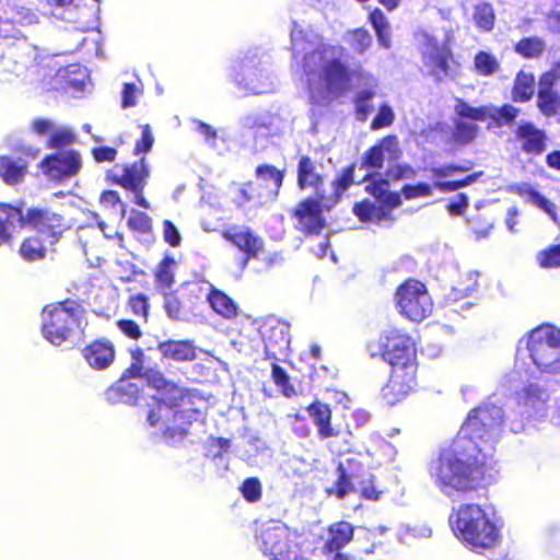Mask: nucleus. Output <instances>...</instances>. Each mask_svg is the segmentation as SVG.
I'll return each mask as SVG.
<instances>
[{
  "instance_id": "nucleus-1",
  "label": "nucleus",
  "mask_w": 560,
  "mask_h": 560,
  "mask_svg": "<svg viewBox=\"0 0 560 560\" xmlns=\"http://www.w3.org/2000/svg\"><path fill=\"white\" fill-rule=\"evenodd\" d=\"M131 364L119 381L105 392L106 400L112 404L136 405L139 401L140 386L137 382H130V377L145 378L148 384L156 389L153 396L154 406L148 415L151 427L158 428L164 439L170 443H176L184 439L188 430L185 412L179 410L184 400V390L165 380L163 374L150 368L147 357L141 349L131 351Z\"/></svg>"
},
{
  "instance_id": "nucleus-2",
  "label": "nucleus",
  "mask_w": 560,
  "mask_h": 560,
  "mask_svg": "<svg viewBox=\"0 0 560 560\" xmlns=\"http://www.w3.org/2000/svg\"><path fill=\"white\" fill-rule=\"evenodd\" d=\"M293 58L303 55V69L313 95L316 91L338 95L350 81L341 46L322 44L317 34L294 23L291 30Z\"/></svg>"
},
{
  "instance_id": "nucleus-3",
  "label": "nucleus",
  "mask_w": 560,
  "mask_h": 560,
  "mask_svg": "<svg viewBox=\"0 0 560 560\" xmlns=\"http://www.w3.org/2000/svg\"><path fill=\"white\" fill-rule=\"evenodd\" d=\"M491 462L454 440L450 448L442 451L428 465L432 483L448 498L470 492L481 486Z\"/></svg>"
},
{
  "instance_id": "nucleus-4",
  "label": "nucleus",
  "mask_w": 560,
  "mask_h": 560,
  "mask_svg": "<svg viewBox=\"0 0 560 560\" xmlns=\"http://www.w3.org/2000/svg\"><path fill=\"white\" fill-rule=\"evenodd\" d=\"M353 166L343 170L342 174L334 180L332 191L325 195L322 190L323 177L317 165L308 156H302L298 165V183L300 188H312L316 198H307L295 210L299 228L308 234H318L324 228L323 210H330L340 199L341 195L353 182Z\"/></svg>"
},
{
  "instance_id": "nucleus-5",
  "label": "nucleus",
  "mask_w": 560,
  "mask_h": 560,
  "mask_svg": "<svg viewBox=\"0 0 560 560\" xmlns=\"http://www.w3.org/2000/svg\"><path fill=\"white\" fill-rule=\"evenodd\" d=\"M448 522L456 538L474 551L493 549L501 541V528L494 515L479 504H460L453 510Z\"/></svg>"
},
{
  "instance_id": "nucleus-6",
  "label": "nucleus",
  "mask_w": 560,
  "mask_h": 560,
  "mask_svg": "<svg viewBox=\"0 0 560 560\" xmlns=\"http://www.w3.org/2000/svg\"><path fill=\"white\" fill-rule=\"evenodd\" d=\"M503 419L504 413L500 406L482 404L468 413L455 440H460L463 445L491 462L494 444L502 432Z\"/></svg>"
},
{
  "instance_id": "nucleus-7",
  "label": "nucleus",
  "mask_w": 560,
  "mask_h": 560,
  "mask_svg": "<svg viewBox=\"0 0 560 560\" xmlns=\"http://www.w3.org/2000/svg\"><path fill=\"white\" fill-rule=\"evenodd\" d=\"M32 226L46 234L50 243H56L66 229L60 214L47 210L30 209L26 214L22 209L9 203H0V246L10 245L24 228Z\"/></svg>"
},
{
  "instance_id": "nucleus-8",
  "label": "nucleus",
  "mask_w": 560,
  "mask_h": 560,
  "mask_svg": "<svg viewBox=\"0 0 560 560\" xmlns=\"http://www.w3.org/2000/svg\"><path fill=\"white\" fill-rule=\"evenodd\" d=\"M517 360L528 357L533 369L529 373L560 374V330L551 325H541L520 340Z\"/></svg>"
},
{
  "instance_id": "nucleus-9",
  "label": "nucleus",
  "mask_w": 560,
  "mask_h": 560,
  "mask_svg": "<svg viewBox=\"0 0 560 560\" xmlns=\"http://www.w3.org/2000/svg\"><path fill=\"white\" fill-rule=\"evenodd\" d=\"M85 325V311L75 301L49 304L42 313L43 336L54 346L81 340Z\"/></svg>"
},
{
  "instance_id": "nucleus-10",
  "label": "nucleus",
  "mask_w": 560,
  "mask_h": 560,
  "mask_svg": "<svg viewBox=\"0 0 560 560\" xmlns=\"http://www.w3.org/2000/svg\"><path fill=\"white\" fill-rule=\"evenodd\" d=\"M364 182L366 183L365 190L375 200L357 203L353 208L355 215L366 223L382 224L392 221L390 212L400 205V196L388 191V180L384 179L381 174H368Z\"/></svg>"
},
{
  "instance_id": "nucleus-11",
  "label": "nucleus",
  "mask_w": 560,
  "mask_h": 560,
  "mask_svg": "<svg viewBox=\"0 0 560 560\" xmlns=\"http://www.w3.org/2000/svg\"><path fill=\"white\" fill-rule=\"evenodd\" d=\"M231 78L245 94H261L272 91L275 86L268 60L257 54L246 55L234 63Z\"/></svg>"
},
{
  "instance_id": "nucleus-12",
  "label": "nucleus",
  "mask_w": 560,
  "mask_h": 560,
  "mask_svg": "<svg viewBox=\"0 0 560 560\" xmlns=\"http://www.w3.org/2000/svg\"><path fill=\"white\" fill-rule=\"evenodd\" d=\"M396 306L401 315L412 322H421L432 313L433 303L423 283L407 280L395 294Z\"/></svg>"
},
{
  "instance_id": "nucleus-13",
  "label": "nucleus",
  "mask_w": 560,
  "mask_h": 560,
  "mask_svg": "<svg viewBox=\"0 0 560 560\" xmlns=\"http://www.w3.org/2000/svg\"><path fill=\"white\" fill-rule=\"evenodd\" d=\"M289 527L281 521H269L259 534L260 549L271 560H292L298 555Z\"/></svg>"
},
{
  "instance_id": "nucleus-14",
  "label": "nucleus",
  "mask_w": 560,
  "mask_h": 560,
  "mask_svg": "<svg viewBox=\"0 0 560 560\" xmlns=\"http://www.w3.org/2000/svg\"><path fill=\"white\" fill-rule=\"evenodd\" d=\"M361 468L362 465L354 457H348L340 462L339 478L329 493L336 494L338 499H345L350 493L360 491L365 499L378 500L382 491L376 490L373 480L371 478L359 480Z\"/></svg>"
},
{
  "instance_id": "nucleus-15",
  "label": "nucleus",
  "mask_w": 560,
  "mask_h": 560,
  "mask_svg": "<svg viewBox=\"0 0 560 560\" xmlns=\"http://www.w3.org/2000/svg\"><path fill=\"white\" fill-rule=\"evenodd\" d=\"M382 358L392 369L407 370L416 365V350L412 340L398 329H388L381 337Z\"/></svg>"
},
{
  "instance_id": "nucleus-16",
  "label": "nucleus",
  "mask_w": 560,
  "mask_h": 560,
  "mask_svg": "<svg viewBox=\"0 0 560 560\" xmlns=\"http://www.w3.org/2000/svg\"><path fill=\"white\" fill-rule=\"evenodd\" d=\"M420 43L423 67L428 73L438 81L453 77L447 46L428 33L421 34Z\"/></svg>"
},
{
  "instance_id": "nucleus-17",
  "label": "nucleus",
  "mask_w": 560,
  "mask_h": 560,
  "mask_svg": "<svg viewBox=\"0 0 560 560\" xmlns=\"http://www.w3.org/2000/svg\"><path fill=\"white\" fill-rule=\"evenodd\" d=\"M537 107L547 117L560 110V60L539 77Z\"/></svg>"
},
{
  "instance_id": "nucleus-18",
  "label": "nucleus",
  "mask_w": 560,
  "mask_h": 560,
  "mask_svg": "<svg viewBox=\"0 0 560 560\" xmlns=\"http://www.w3.org/2000/svg\"><path fill=\"white\" fill-rule=\"evenodd\" d=\"M82 167L80 154L74 150L59 151L47 156L40 168L50 179L63 182L75 176Z\"/></svg>"
},
{
  "instance_id": "nucleus-19",
  "label": "nucleus",
  "mask_w": 560,
  "mask_h": 560,
  "mask_svg": "<svg viewBox=\"0 0 560 560\" xmlns=\"http://www.w3.org/2000/svg\"><path fill=\"white\" fill-rule=\"evenodd\" d=\"M149 174L145 159L142 158L138 163L125 166L117 178V183L133 195L135 203L144 209L150 208V203L143 197Z\"/></svg>"
},
{
  "instance_id": "nucleus-20",
  "label": "nucleus",
  "mask_w": 560,
  "mask_h": 560,
  "mask_svg": "<svg viewBox=\"0 0 560 560\" xmlns=\"http://www.w3.org/2000/svg\"><path fill=\"white\" fill-rule=\"evenodd\" d=\"M257 179L261 182L266 187V194H258L255 196V187L253 183H247L240 188L241 199H238V203L243 205L244 202L254 200L256 198L273 200L279 191V188L282 185L283 175L280 171H278L275 166L270 165H261L256 170Z\"/></svg>"
},
{
  "instance_id": "nucleus-21",
  "label": "nucleus",
  "mask_w": 560,
  "mask_h": 560,
  "mask_svg": "<svg viewBox=\"0 0 560 560\" xmlns=\"http://www.w3.org/2000/svg\"><path fill=\"white\" fill-rule=\"evenodd\" d=\"M416 365H409L407 370L395 368L388 383L383 387L382 395L386 404L393 406L400 401L416 385Z\"/></svg>"
},
{
  "instance_id": "nucleus-22",
  "label": "nucleus",
  "mask_w": 560,
  "mask_h": 560,
  "mask_svg": "<svg viewBox=\"0 0 560 560\" xmlns=\"http://www.w3.org/2000/svg\"><path fill=\"white\" fill-rule=\"evenodd\" d=\"M548 398L547 390L537 384H528L516 396L522 416L527 420L546 416Z\"/></svg>"
},
{
  "instance_id": "nucleus-23",
  "label": "nucleus",
  "mask_w": 560,
  "mask_h": 560,
  "mask_svg": "<svg viewBox=\"0 0 560 560\" xmlns=\"http://www.w3.org/2000/svg\"><path fill=\"white\" fill-rule=\"evenodd\" d=\"M401 150L396 136H386L378 143L368 150L363 156L362 166L366 170H380L384 162H396L400 159Z\"/></svg>"
},
{
  "instance_id": "nucleus-24",
  "label": "nucleus",
  "mask_w": 560,
  "mask_h": 560,
  "mask_svg": "<svg viewBox=\"0 0 560 560\" xmlns=\"http://www.w3.org/2000/svg\"><path fill=\"white\" fill-rule=\"evenodd\" d=\"M223 237L246 254L243 268L250 258H259L264 254V242L246 226H232L223 232Z\"/></svg>"
},
{
  "instance_id": "nucleus-25",
  "label": "nucleus",
  "mask_w": 560,
  "mask_h": 560,
  "mask_svg": "<svg viewBox=\"0 0 560 560\" xmlns=\"http://www.w3.org/2000/svg\"><path fill=\"white\" fill-rule=\"evenodd\" d=\"M467 168L454 164H446L438 167H431L429 170L431 178H434L433 187L441 192H450L458 190L459 188L474 184L481 175L482 172L474 173L466 176L462 180H440V178H446L453 176L455 173L465 172Z\"/></svg>"
},
{
  "instance_id": "nucleus-26",
  "label": "nucleus",
  "mask_w": 560,
  "mask_h": 560,
  "mask_svg": "<svg viewBox=\"0 0 560 560\" xmlns=\"http://www.w3.org/2000/svg\"><path fill=\"white\" fill-rule=\"evenodd\" d=\"M89 80L86 68L72 63L57 70L54 77V89H62L72 94L82 93Z\"/></svg>"
},
{
  "instance_id": "nucleus-27",
  "label": "nucleus",
  "mask_w": 560,
  "mask_h": 560,
  "mask_svg": "<svg viewBox=\"0 0 560 560\" xmlns=\"http://www.w3.org/2000/svg\"><path fill=\"white\" fill-rule=\"evenodd\" d=\"M77 1L78 0H47L43 13L57 20L79 24V27L84 31L88 28L85 25H82L84 13L80 11Z\"/></svg>"
},
{
  "instance_id": "nucleus-28",
  "label": "nucleus",
  "mask_w": 560,
  "mask_h": 560,
  "mask_svg": "<svg viewBox=\"0 0 560 560\" xmlns=\"http://www.w3.org/2000/svg\"><path fill=\"white\" fill-rule=\"evenodd\" d=\"M516 139L521 148L528 154H540L545 151L546 136L544 131L536 128L532 122H525L518 126Z\"/></svg>"
},
{
  "instance_id": "nucleus-29",
  "label": "nucleus",
  "mask_w": 560,
  "mask_h": 560,
  "mask_svg": "<svg viewBox=\"0 0 560 560\" xmlns=\"http://www.w3.org/2000/svg\"><path fill=\"white\" fill-rule=\"evenodd\" d=\"M242 127L253 130L255 135L267 136L277 133L281 120L270 113L248 114L241 119Z\"/></svg>"
},
{
  "instance_id": "nucleus-30",
  "label": "nucleus",
  "mask_w": 560,
  "mask_h": 560,
  "mask_svg": "<svg viewBox=\"0 0 560 560\" xmlns=\"http://www.w3.org/2000/svg\"><path fill=\"white\" fill-rule=\"evenodd\" d=\"M82 352L88 364L95 370L108 368L115 358L113 345L105 341H95L85 347Z\"/></svg>"
},
{
  "instance_id": "nucleus-31",
  "label": "nucleus",
  "mask_w": 560,
  "mask_h": 560,
  "mask_svg": "<svg viewBox=\"0 0 560 560\" xmlns=\"http://www.w3.org/2000/svg\"><path fill=\"white\" fill-rule=\"evenodd\" d=\"M158 350L162 358L177 362L196 359V347L190 340H167L159 342Z\"/></svg>"
},
{
  "instance_id": "nucleus-32",
  "label": "nucleus",
  "mask_w": 560,
  "mask_h": 560,
  "mask_svg": "<svg viewBox=\"0 0 560 560\" xmlns=\"http://www.w3.org/2000/svg\"><path fill=\"white\" fill-rule=\"evenodd\" d=\"M307 411L314 424L317 427L318 435L322 439L338 435V429L334 428L330 423L331 410L328 405L316 401L307 407Z\"/></svg>"
},
{
  "instance_id": "nucleus-33",
  "label": "nucleus",
  "mask_w": 560,
  "mask_h": 560,
  "mask_svg": "<svg viewBox=\"0 0 560 560\" xmlns=\"http://www.w3.org/2000/svg\"><path fill=\"white\" fill-rule=\"evenodd\" d=\"M353 537V527L350 523L340 522L330 526L329 539L326 542L327 553H334L343 548Z\"/></svg>"
},
{
  "instance_id": "nucleus-34",
  "label": "nucleus",
  "mask_w": 560,
  "mask_h": 560,
  "mask_svg": "<svg viewBox=\"0 0 560 560\" xmlns=\"http://www.w3.org/2000/svg\"><path fill=\"white\" fill-rule=\"evenodd\" d=\"M0 22L5 24L32 25L38 22V16L31 9L14 4L1 9Z\"/></svg>"
},
{
  "instance_id": "nucleus-35",
  "label": "nucleus",
  "mask_w": 560,
  "mask_h": 560,
  "mask_svg": "<svg viewBox=\"0 0 560 560\" xmlns=\"http://www.w3.org/2000/svg\"><path fill=\"white\" fill-rule=\"evenodd\" d=\"M478 277L479 273L475 270L467 269L460 271L459 279L452 287V290L448 294V299L452 301H457L466 296H469L477 289Z\"/></svg>"
},
{
  "instance_id": "nucleus-36",
  "label": "nucleus",
  "mask_w": 560,
  "mask_h": 560,
  "mask_svg": "<svg viewBox=\"0 0 560 560\" xmlns=\"http://www.w3.org/2000/svg\"><path fill=\"white\" fill-rule=\"evenodd\" d=\"M42 238L36 236L26 238L21 247L20 255L23 259L27 261H34L38 259H43L46 253V245H54L55 243H50L47 240V233L44 234L36 230Z\"/></svg>"
},
{
  "instance_id": "nucleus-37",
  "label": "nucleus",
  "mask_w": 560,
  "mask_h": 560,
  "mask_svg": "<svg viewBox=\"0 0 560 560\" xmlns=\"http://www.w3.org/2000/svg\"><path fill=\"white\" fill-rule=\"evenodd\" d=\"M526 202H529L546 212L555 222H557L556 206L540 195L537 190L533 189L529 185L523 184L515 188Z\"/></svg>"
},
{
  "instance_id": "nucleus-38",
  "label": "nucleus",
  "mask_w": 560,
  "mask_h": 560,
  "mask_svg": "<svg viewBox=\"0 0 560 560\" xmlns=\"http://www.w3.org/2000/svg\"><path fill=\"white\" fill-rule=\"evenodd\" d=\"M26 164L22 161H13L7 156H0V177L8 185H16L24 178Z\"/></svg>"
},
{
  "instance_id": "nucleus-39",
  "label": "nucleus",
  "mask_w": 560,
  "mask_h": 560,
  "mask_svg": "<svg viewBox=\"0 0 560 560\" xmlns=\"http://www.w3.org/2000/svg\"><path fill=\"white\" fill-rule=\"evenodd\" d=\"M535 92V78L533 73L520 71L514 80L512 97L515 102L529 101Z\"/></svg>"
},
{
  "instance_id": "nucleus-40",
  "label": "nucleus",
  "mask_w": 560,
  "mask_h": 560,
  "mask_svg": "<svg viewBox=\"0 0 560 560\" xmlns=\"http://www.w3.org/2000/svg\"><path fill=\"white\" fill-rule=\"evenodd\" d=\"M370 22L376 33L380 46L389 49L392 47L390 27L384 13L380 9H375L370 14Z\"/></svg>"
},
{
  "instance_id": "nucleus-41",
  "label": "nucleus",
  "mask_w": 560,
  "mask_h": 560,
  "mask_svg": "<svg viewBox=\"0 0 560 560\" xmlns=\"http://www.w3.org/2000/svg\"><path fill=\"white\" fill-rule=\"evenodd\" d=\"M208 303L217 314L225 318H233L237 314L235 303L226 294L214 288L209 296Z\"/></svg>"
},
{
  "instance_id": "nucleus-42",
  "label": "nucleus",
  "mask_w": 560,
  "mask_h": 560,
  "mask_svg": "<svg viewBox=\"0 0 560 560\" xmlns=\"http://www.w3.org/2000/svg\"><path fill=\"white\" fill-rule=\"evenodd\" d=\"M546 50V43L539 37H526L515 45V51L526 59L540 58Z\"/></svg>"
},
{
  "instance_id": "nucleus-43",
  "label": "nucleus",
  "mask_w": 560,
  "mask_h": 560,
  "mask_svg": "<svg viewBox=\"0 0 560 560\" xmlns=\"http://www.w3.org/2000/svg\"><path fill=\"white\" fill-rule=\"evenodd\" d=\"M518 109L510 104L501 107L487 105V119H491L498 127L510 125L518 115Z\"/></svg>"
},
{
  "instance_id": "nucleus-44",
  "label": "nucleus",
  "mask_w": 560,
  "mask_h": 560,
  "mask_svg": "<svg viewBox=\"0 0 560 560\" xmlns=\"http://www.w3.org/2000/svg\"><path fill=\"white\" fill-rule=\"evenodd\" d=\"M476 71L485 77L497 73L500 69V62L495 56L487 51H479L474 59Z\"/></svg>"
},
{
  "instance_id": "nucleus-45",
  "label": "nucleus",
  "mask_w": 560,
  "mask_h": 560,
  "mask_svg": "<svg viewBox=\"0 0 560 560\" xmlns=\"http://www.w3.org/2000/svg\"><path fill=\"white\" fill-rule=\"evenodd\" d=\"M495 15L489 3H479L475 8L474 21L478 28L489 32L493 28Z\"/></svg>"
},
{
  "instance_id": "nucleus-46",
  "label": "nucleus",
  "mask_w": 560,
  "mask_h": 560,
  "mask_svg": "<svg viewBox=\"0 0 560 560\" xmlns=\"http://www.w3.org/2000/svg\"><path fill=\"white\" fill-rule=\"evenodd\" d=\"M346 40L354 51L363 54L370 48L372 44V36L366 30L358 28L348 32L346 34Z\"/></svg>"
},
{
  "instance_id": "nucleus-47",
  "label": "nucleus",
  "mask_w": 560,
  "mask_h": 560,
  "mask_svg": "<svg viewBox=\"0 0 560 560\" xmlns=\"http://www.w3.org/2000/svg\"><path fill=\"white\" fill-rule=\"evenodd\" d=\"M175 265V260L166 257L159 265V268L155 272V280L159 289L167 290L174 283V275L172 271V267Z\"/></svg>"
},
{
  "instance_id": "nucleus-48",
  "label": "nucleus",
  "mask_w": 560,
  "mask_h": 560,
  "mask_svg": "<svg viewBox=\"0 0 560 560\" xmlns=\"http://www.w3.org/2000/svg\"><path fill=\"white\" fill-rule=\"evenodd\" d=\"M375 93L370 90H363L358 93L355 98V112L357 118L361 121H365L369 115L374 110L372 100Z\"/></svg>"
},
{
  "instance_id": "nucleus-49",
  "label": "nucleus",
  "mask_w": 560,
  "mask_h": 560,
  "mask_svg": "<svg viewBox=\"0 0 560 560\" xmlns=\"http://www.w3.org/2000/svg\"><path fill=\"white\" fill-rule=\"evenodd\" d=\"M455 113L464 118L485 121L487 119V106L472 107L463 100H456Z\"/></svg>"
},
{
  "instance_id": "nucleus-50",
  "label": "nucleus",
  "mask_w": 560,
  "mask_h": 560,
  "mask_svg": "<svg viewBox=\"0 0 560 560\" xmlns=\"http://www.w3.org/2000/svg\"><path fill=\"white\" fill-rule=\"evenodd\" d=\"M479 127L474 122L457 121L453 137L459 144L470 143L476 137Z\"/></svg>"
},
{
  "instance_id": "nucleus-51",
  "label": "nucleus",
  "mask_w": 560,
  "mask_h": 560,
  "mask_svg": "<svg viewBox=\"0 0 560 560\" xmlns=\"http://www.w3.org/2000/svg\"><path fill=\"white\" fill-rule=\"evenodd\" d=\"M75 141V135L70 128L59 127L54 128L50 138L48 140V145L50 148L57 149L63 145L71 144Z\"/></svg>"
},
{
  "instance_id": "nucleus-52",
  "label": "nucleus",
  "mask_w": 560,
  "mask_h": 560,
  "mask_svg": "<svg viewBox=\"0 0 560 560\" xmlns=\"http://www.w3.org/2000/svg\"><path fill=\"white\" fill-rule=\"evenodd\" d=\"M186 290L191 303H196L202 299H206L208 301L213 290V287L211 283L207 281H196L187 283Z\"/></svg>"
},
{
  "instance_id": "nucleus-53",
  "label": "nucleus",
  "mask_w": 560,
  "mask_h": 560,
  "mask_svg": "<svg viewBox=\"0 0 560 560\" xmlns=\"http://www.w3.org/2000/svg\"><path fill=\"white\" fill-rule=\"evenodd\" d=\"M241 492L248 502H257L261 499L262 487L258 478L250 477L243 481Z\"/></svg>"
},
{
  "instance_id": "nucleus-54",
  "label": "nucleus",
  "mask_w": 560,
  "mask_h": 560,
  "mask_svg": "<svg viewBox=\"0 0 560 560\" xmlns=\"http://www.w3.org/2000/svg\"><path fill=\"white\" fill-rule=\"evenodd\" d=\"M128 226L133 231L145 234L152 229V220L144 212L131 210Z\"/></svg>"
},
{
  "instance_id": "nucleus-55",
  "label": "nucleus",
  "mask_w": 560,
  "mask_h": 560,
  "mask_svg": "<svg viewBox=\"0 0 560 560\" xmlns=\"http://www.w3.org/2000/svg\"><path fill=\"white\" fill-rule=\"evenodd\" d=\"M541 268H557L560 266V244L542 250L537 256Z\"/></svg>"
},
{
  "instance_id": "nucleus-56",
  "label": "nucleus",
  "mask_w": 560,
  "mask_h": 560,
  "mask_svg": "<svg viewBox=\"0 0 560 560\" xmlns=\"http://www.w3.org/2000/svg\"><path fill=\"white\" fill-rule=\"evenodd\" d=\"M395 114L393 108L388 104H383L371 124V129L377 130L381 128L388 127L393 124Z\"/></svg>"
},
{
  "instance_id": "nucleus-57",
  "label": "nucleus",
  "mask_w": 560,
  "mask_h": 560,
  "mask_svg": "<svg viewBox=\"0 0 560 560\" xmlns=\"http://www.w3.org/2000/svg\"><path fill=\"white\" fill-rule=\"evenodd\" d=\"M141 94L142 90L139 85L136 83H125L121 91L122 108L135 107Z\"/></svg>"
},
{
  "instance_id": "nucleus-58",
  "label": "nucleus",
  "mask_w": 560,
  "mask_h": 560,
  "mask_svg": "<svg viewBox=\"0 0 560 560\" xmlns=\"http://www.w3.org/2000/svg\"><path fill=\"white\" fill-rule=\"evenodd\" d=\"M467 222L469 224V228L475 233L477 240L487 237L493 226L492 221L481 220L480 217L468 218Z\"/></svg>"
},
{
  "instance_id": "nucleus-59",
  "label": "nucleus",
  "mask_w": 560,
  "mask_h": 560,
  "mask_svg": "<svg viewBox=\"0 0 560 560\" xmlns=\"http://www.w3.org/2000/svg\"><path fill=\"white\" fill-rule=\"evenodd\" d=\"M432 187L433 186L425 183H419L417 185H406L402 188V194L406 199L429 197L432 195Z\"/></svg>"
},
{
  "instance_id": "nucleus-60",
  "label": "nucleus",
  "mask_w": 560,
  "mask_h": 560,
  "mask_svg": "<svg viewBox=\"0 0 560 560\" xmlns=\"http://www.w3.org/2000/svg\"><path fill=\"white\" fill-rule=\"evenodd\" d=\"M272 378L273 382L279 387L282 388L283 395H285L287 397H290L292 395V393L294 392L293 387L289 384V377L282 368H280L279 365L272 366Z\"/></svg>"
},
{
  "instance_id": "nucleus-61",
  "label": "nucleus",
  "mask_w": 560,
  "mask_h": 560,
  "mask_svg": "<svg viewBox=\"0 0 560 560\" xmlns=\"http://www.w3.org/2000/svg\"><path fill=\"white\" fill-rule=\"evenodd\" d=\"M100 200H101V203L104 205L105 207L114 208V207L118 206L119 207L120 217L124 218L126 215L127 207L120 200V197H119L117 191H114V190L104 191L101 195V199Z\"/></svg>"
},
{
  "instance_id": "nucleus-62",
  "label": "nucleus",
  "mask_w": 560,
  "mask_h": 560,
  "mask_svg": "<svg viewBox=\"0 0 560 560\" xmlns=\"http://www.w3.org/2000/svg\"><path fill=\"white\" fill-rule=\"evenodd\" d=\"M141 128H142L141 139L139 141H137L136 147H135L136 154L148 153L152 149V145L154 142V138H153L150 126L144 125Z\"/></svg>"
},
{
  "instance_id": "nucleus-63",
  "label": "nucleus",
  "mask_w": 560,
  "mask_h": 560,
  "mask_svg": "<svg viewBox=\"0 0 560 560\" xmlns=\"http://www.w3.org/2000/svg\"><path fill=\"white\" fill-rule=\"evenodd\" d=\"M164 308L171 319L183 320L180 302L174 295L165 294Z\"/></svg>"
},
{
  "instance_id": "nucleus-64",
  "label": "nucleus",
  "mask_w": 560,
  "mask_h": 560,
  "mask_svg": "<svg viewBox=\"0 0 560 560\" xmlns=\"http://www.w3.org/2000/svg\"><path fill=\"white\" fill-rule=\"evenodd\" d=\"M131 312L140 318L147 319L149 303L144 295L138 294L130 299Z\"/></svg>"
}]
</instances>
